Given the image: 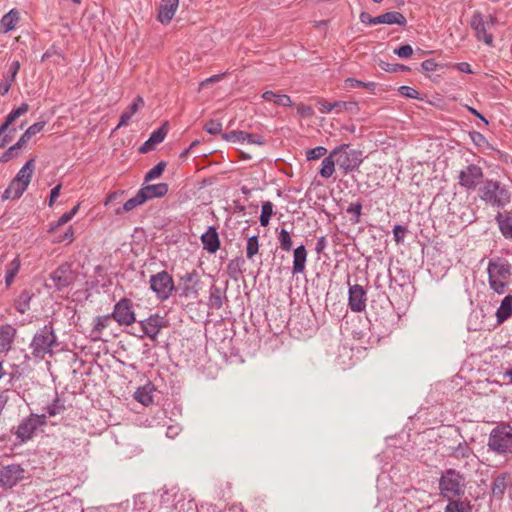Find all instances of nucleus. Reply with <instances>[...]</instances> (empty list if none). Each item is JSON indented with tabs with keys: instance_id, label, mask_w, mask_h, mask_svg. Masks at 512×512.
<instances>
[{
	"instance_id": "2eb2a0df",
	"label": "nucleus",
	"mask_w": 512,
	"mask_h": 512,
	"mask_svg": "<svg viewBox=\"0 0 512 512\" xmlns=\"http://www.w3.org/2000/svg\"><path fill=\"white\" fill-rule=\"evenodd\" d=\"M139 324L143 334L155 341L160 330L165 327L166 321L162 316L153 314L148 318L141 320Z\"/></svg>"
},
{
	"instance_id": "e433bc0d",
	"label": "nucleus",
	"mask_w": 512,
	"mask_h": 512,
	"mask_svg": "<svg viewBox=\"0 0 512 512\" xmlns=\"http://www.w3.org/2000/svg\"><path fill=\"white\" fill-rule=\"evenodd\" d=\"M499 228L506 238H512V220L509 216L498 213L496 216Z\"/></svg>"
},
{
	"instance_id": "052dcab7",
	"label": "nucleus",
	"mask_w": 512,
	"mask_h": 512,
	"mask_svg": "<svg viewBox=\"0 0 512 512\" xmlns=\"http://www.w3.org/2000/svg\"><path fill=\"white\" fill-rule=\"evenodd\" d=\"M204 130L211 135H216L222 131V124L218 120L212 119L204 125Z\"/></svg>"
},
{
	"instance_id": "a878e982",
	"label": "nucleus",
	"mask_w": 512,
	"mask_h": 512,
	"mask_svg": "<svg viewBox=\"0 0 512 512\" xmlns=\"http://www.w3.org/2000/svg\"><path fill=\"white\" fill-rule=\"evenodd\" d=\"M27 186L17 181L15 178L10 182L9 186L4 191L3 199H18L26 191Z\"/></svg>"
},
{
	"instance_id": "6e6d98bb",
	"label": "nucleus",
	"mask_w": 512,
	"mask_h": 512,
	"mask_svg": "<svg viewBox=\"0 0 512 512\" xmlns=\"http://www.w3.org/2000/svg\"><path fill=\"white\" fill-rule=\"evenodd\" d=\"M327 153V149L323 146H317L315 148L306 151L307 160H316L324 157Z\"/></svg>"
},
{
	"instance_id": "f03ea898",
	"label": "nucleus",
	"mask_w": 512,
	"mask_h": 512,
	"mask_svg": "<svg viewBox=\"0 0 512 512\" xmlns=\"http://www.w3.org/2000/svg\"><path fill=\"white\" fill-rule=\"evenodd\" d=\"M488 276L490 287L498 294L505 291L511 274V266L507 259L493 258L488 264Z\"/></svg>"
},
{
	"instance_id": "39448f33",
	"label": "nucleus",
	"mask_w": 512,
	"mask_h": 512,
	"mask_svg": "<svg viewBox=\"0 0 512 512\" xmlns=\"http://www.w3.org/2000/svg\"><path fill=\"white\" fill-rule=\"evenodd\" d=\"M37 406V410L41 413L31 412L29 416H56L57 414H63L66 412V400L63 396H59L55 393H42L37 400L33 403Z\"/></svg>"
},
{
	"instance_id": "ea45409f",
	"label": "nucleus",
	"mask_w": 512,
	"mask_h": 512,
	"mask_svg": "<svg viewBox=\"0 0 512 512\" xmlns=\"http://www.w3.org/2000/svg\"><path fill=\"white\" fill-rule=\"evenodd\" d=\"M166 166L167 163L165 161H160L145 174L144 182L149 183L155 179H158L163 174Z\"/></svg>"
},
{
	"instance_id": "20e7f679",
	"label": "nucleus",
	"mask_w": 512,
	"mask_h": 512,
	"mask_svg": "<svg viewBox=\"0 0 512 512\" xmlns=\"http://www.w3.org/2000/svg\"><path fill=\"white\" fill-rule=\"evenodd\" d=\"M57 344V338L51 323L44 325L33 337L30 347L35 357L44 358L50 354L52 347Z\"/></svg>"
},
{
	"instance_id": "7ed1b4c3",
	"label": "nucleus",
	"mask_w": 512,
	"mask_h": 512,
	"mask_svg": "<svg viewBox=\"0 0 512 512\" xmlns=\"http://www.w3.org/2000/svg\"><path fill=\"white\" fill-rule=\"evenodd\" d=\"M336 164L345 174L358 170L363 162V153L358 149H351L349 144H342L332 150Z\"/></svg>"
},
{
	"instance_id": "7c9ffc66",
	"label": "nucleus",
	"mask_w": 512,
	"mask_h": 512,
	"mask_svg": "<svg viewBox=\"0 0 512 512\" xmlns=\"http://www.w3.org/2000/svg\"><path fill=\"white\" fill-rule=\"evenodd\" d=\"M46 122L45 121H39L31 126H29L26 131L21 135L18 142L25 147L28 141L35 136L37 133L41 132L43 128L45 127Z\"/></svg>"
},
{
	"instance_id": "0e129e2a",
	"label": "nucleus",
	"mask_w": 512,
	"mask_h": 512,
	"mask_svg": "<svg viewBox=\"0 0 512 512\" xmlns=\"http://www.w3.org/2000/svg\"><path fill=\"white\" fill-rule=\"evenodd\" d=\"M408 232L407 228L402 225H395L393 228V236L396 243H402Z\"/></svg>"
},
{
	"instance_id": "9d476101",
	"label": "nucleus",
	"mask_w": 512,
	"mask_h": 512,
	"mask_svg": "<svg viewBox=\"0 0 512 512\" xmlns=\"http://www.w3.org/2000/svg\"><path fill=\"white\" fill-rule=\"evenodd\" d=\"M110 316L119 325L128 326L133 324L136 321L133 302L128 298H122L115 304L114 310Z\"/></svg>"
},
{
	"instance_id": "f704fd0d",
	"label": "nucleus",
	"mask_w": 512,
	"mask_h": 512,
	"mask_svg": "<svg viewBox=\"0 0 512 512\" xmlns=\"http://www.w3.org/2000/svg\"><path fill=\"white\" fill-rule=\"evenodd\" d=\"M472 454V450L466 441L460 442L457 446L451 448L449 455L458 460L466 459Z\"/></svg>"
},
{
	"instance_id": "4be33fe9",
	"label": "nucleus",
	"mask_w": 512,
	"mask_h": 512,
	"mask_svg": "<svg viewBox=\"0 0 512 512\" xmlns=\"http://www.w3.org/2000/svg\"><path fill=\"white\" fill-rule=\"evenodd\" d=\"M224 301H227L225 291L216 285H212L209 290L208 307L210 309L219 310L222 308Z\"/></svg>"
},
{
	"instance_id": "3c124183",
	"label": "nucleus",
	"mask_w": 512,
	"mask_h": 512,
	"mask_svg": "<svg viewBox=\"0 0 512 512\" xmlns=\"http://www.w3.org/2000/svg\"><path fill=\"white\" fill-rule=\"evenodd\" d=\"M17 132V128L13 126H8L6 130H4L3 133L0 135V148L6 147L8 143L11 142L13 137L15 136Z\"/></svg>"
},
{
	"instance_id": "c9c22d12",
	"label": "nucleus",
	"mask_w": 512,
	"mask_h": 512,
	"mask_svg": "<svg viewBox=\"0 0 512 512\" xmlns=\"http://www.w3.org/2000/svg\"><path fill=\"white\" fill-rule=\"evenodd\" d=\"M145 196L142 195V193H140V191L138 190V192L136 193L135 196H133L132 198L128 199L122 206L121 209H117L116 210V213L117 214H120L121 210L125 211V212H129V211H132L134 208H136L137 206H140L142 205L143 203H145Z\"/></svg>"
},
{
	"instance_id": "37998d69",
	"label": "nucleus",
	"mask_w": 512,
	"mask_h": 512,
	"mask_svg": "<svg viewBox=\"0 0 512 512\" xmlns=\"http://www.w3.org/2000/svg\"><path fill=\"white\" fill-rule=\"evenodd\" d=\"M346 212L351 215L350 221L353 224H358L360 222L361 213H362V203L357 201L355 203H351Z\"/></svg>"
},
{
	"instance_id": "4c0bfd02",
	"label": "nucleus",
	"mask_w": 512,
	"mask_h": 512,
	"mask_svg": "<svg viewBox=\"0 0 512 512\" xmlns=\"http://www.w3.org/2000/svg\"><path fill=\"white\" fill-rule=\"evenodd\" d=\"M32 296L29 291H22L15 304L16 310L22 314L25 313L29 309Z\"/></svg>"
},
{
	"instance_id": "6ab92c4d",
	"label": "nucleus",
	"mask_w": 512,
	"mask_h": 512,
	"mask_svg": "<svg viewBox=\"0 0 512 512\" xmlns=\"http://www.w3.org/2000/svg\"><path fill=\"white\" fill-rule=\"evenodd\" d=\"M168 190L169 187L166 183L148 184L139 189L140 193L145 196V201L164 197L168 193Z\"/></svg>"
},
{
	"instance_id": "5701e85b",
	"label": "nucleus",
	"mask_w": 512,
	"mask_h": 512,
	"mask_svg": "<svg viewBox=\"0 0 512 512\" xmlns=\"http://www.w3.org/2000/svg\"><path fill=\"white\" fill-rule=\"evenodd\" d=\"M377 25L378 24H388L393 25L397 24L399 26H405L407 24V20L405 16L398 11H391L376 16Z\"/></svg>"
},
{
	"instance_id": "a211bd4d",
	"label": "nucleus",
	"mask_w": 512,
	"mask_h": 512,
	"mask_svg": "<svg viewBox=\"0 0 512 512\" xmlns=\"http://www.w3.org/2000/svg\"><path fill=\"white\" fill-rule=\"evenodd\" d=\"M319 111L321 113H330L332 111H335L337 114L341 113L344 110H352L357 107V104L355 102H346V101H335V102H328L326 100H319Z\"/></svg>"
},
{
	"instance_id": "bb28decb",
	"label": "nucleus",
	"mask_w": 512,
	"mask_h": 512,
	"mask_svg": "<svg viewBox=\"0 0 512 512\" xmlns=\"http://www.w3.org/2000/svg\"><path fill=\"white\" fill-rule=\"evenodd\" d=\"M261 97L265 101L274 102L278 106L291 107L293 105L290 96L286 94H276L275 92L268 90L263 92Z\"/></svg>"
},
{
	"instance_id": "a18cd8bd",
	"label": "nucleus",
	"mask_w": 512,
	"mask_h": 512,
	"mask_svg": "<svg viewBox=\"0 0 512 512\" xmlns=\"http://www.w3.org/2000/svg\"><path fill=\"white\" fill-rule=\"evenodd\" d=\"M244 260L240 258L229 261L227 265V271L231 278L237 279L238 275L242 273V264Z\"/></svg>"
},
{
	"instance_id": "79ce46f5",
	"label": "nucleus",
	"mask_w": 512,
	"mask_h": 512,
	"mask_svg": "<svg viewBox=\"0 0 512 512\" xmlns=\"http://www.w3.org/2000/svg\"><path fill=\"white\" fill-rule=\"evenodd\" d=\"M79 210V204H77L76 206H74L70 211L64 213L58 220L56 223L54 224H51L50 226V229L49 231L52 232L54 231L55 229H57L58 227L68 223L75 215L76 213L78 212Z\"/></svg>"
},
{
	"instance_id": "de8ad7c7",
	"label": "nucleus",
	"mask_w": 512,
	"mask_h": 512,
	"mask_svg": "<svg viewBox=\"0 0 512 512\" xmlns=\"http://www.w3.org/2000/svg\"><path fill=\"white\" fill-rule=\"evenodd\" d=\"M110 319H111L110 315L97 316L94 319L92 333L97 334V335L101 334L102 331L108 326Z\"/></svg>"
},
{
	"instance_id": "dca6fc26",
	"label": "nucleus",
	"mask_w": 512,
	"mask_h": 512,
	"mask_svg": "<svg viewBox=\"0 0 512 512\" xmlns=\"http://www.w3.org/2000/svg\"><path fill=\"white\" fill-rule=\"evenodd\" d=\"M179 0H160L157 19L162 24H168L173 19Z\"/></svg>"
},
{
	"instance_id": "69168bd1",
	"label": "nucleus",
	"mask_w": 512,
	"mask_h": 512,
	"mask_svg": "<svg viewBox=\"0 0 512 512\" xmlns=\"http://www.w3.org/2000/svg\"><path fill=\"white\" fill-rule=\"evenodd\" d=\"M245 142H247L249 144H257V145L262 146L265 144V139L260 134L246 132Z\"/></svg>"
},
{
	"instance_id": "2f4dec72",
	"label": "nucleus",
	"mask_w": 512,
	"mask_h": 512,
	"mask_svg": "<svg viewBox=\"0 0 512 512\" xmlns=\"http://www.w3.org/2000/svg\"><path fill=\"white\" fill-rule=\"evenodd\" d=\"M497 193V182L487 181L480 189V197L482 200L493 204Z\"/></svg>"
},
{
	"instance_id": "5fc2aeb1",
	"label": "nucleus",
	"mask_w": 512,
	"mask_h": 512,
	"mask_svg": "<svg viewBox=\"0 0 512 512\" xmlns=\"http://www.w3.org/2000/svg\"><path fill=\"white\" fill-rule=\"evenodd\" d=\"M15 336V329L10 325L1 327L0 329V340L6 344H10Z\"/></svg>"
},
{
	"instance_id": "423d86ee",
	"label": "nucleus",
	"mask_w": 512,
	"mask_h": 512,
	"mask_svg": "<svg viewBox=\"0 0 512 512\" xmlns=\"http://www.w3.org/2000/svg\"><path fill=\"white\" fill-rule=\"evenodd\" d=\"M150 289L160 301L169 299L175 290L172 276L165 270L153 274L149 280Z\"/></svg>"
},
{
	"instance_id": "4468645a",
	"label": "nucleus",
	"mask_w": 512,
	"mask_h": 512,
	"mask_svg": "<svg viewBox=\"0 0 512 512\" xmlns=\"http://www.w3.org/2000/svg\"><path fill=\"white\" fill-rule=\"evenodd\" d=\"M348 306L351 311L360 313L366 309L367 292L363 286L348 282Z\"/></svg>"
},
{
	"instance_id": "49530a36",
	"label": "nucleus",
	"mask_w": 512,
	"mask_h": 512,
	"mask_svg": "<svg viewBox=\"0 0 512 512\" xmlns=\"http://www.w3.org/2000/svg\"><path fill=\"white\" fill-rule=\"evenodd\" d=\"M279 246L283 251H290L292 248V239L290 233L286 229H281L278 232Z\"/></svg>"
},
{
	"instance_id": "c756f323",
	"label": "nucleus",
	"mask_w": 512,
	"mask_h": 512,
	"mask_svg": "<svg viewBox=\"0 0 512 512\" xmlns=\"http://www.w3.org/2000/svg\"><path fill=\"white\" fill-rule=\"evenodd\" d=\"M19 21V12L16 9L10 10L1 19V29L4 33L13 30Z\"/></svg>"
},
{
	"instance_id": "f257e3e1",
	"label": "nucleus",
	"mask_w": 512,
	"mask_h": 512,
	"mask_svg": "<svg viewBox=\"0 0 512 512\" xmlns=\"http://www.w3.org/2000/svg\"><path fill=\"white\" fill-rule=\"evenodd\" d=\"M465 476L459 471L449 468L439 478L440 495L446 499H454L465 494Z\"/></svg>"
},
{
	"instance_id": "cd10ccee",
	"label": "nucleus",
	"mask_w": 512,
	"mask_h": 512,
	"mask_svg": "<svg viewBox=\"0 0 512 512\" xmlns=\"http://www.w3.org/2000/svg\"><path fill=\"white\" fill-rule=\"evenodd\" d=\"M34 168H35V160L34 159L28 160L22 166V168L18 171L17 175L15 176V179L28 187V185L31 181V178H32Z\"/></svg>"
},
{
	"instance_id": "774afa93",
	"label": "nucleus",
	"mask_w": 512,
	"mask_h": 512,
	"mask_svg": "<svg viewBox=\"0 0 512 512\" xmlns=\"http://www.w3.org/2000/svg\"><path fill=\"white\" fill-rule=\"evenodd\" d=\"M167 426L166 427V436L170 439H173L175 438L181 431V427L179 424L175 423V424H167L165 423L164 426Z\"/></svg>"
},
{
	"instance_id": "a19ab883",
	"label": "nucleus",
	"mask_w": 512,
	"mask_h": 512,
	"mask_svg": "<svg viewBox=\"0 0 512 512\" xmlns=\"http://www.w3.org/2000/svg\"><path fill=\"white\" fill-rule=\"evenodd\" d=\"M273 215V204L270 201L263 202L260 214V225L263 227L268 226L270 219Z\"/></svg>"
},
{
	"instance_id": "e2e57ef3",
	"label": "nucleus",
	"mask_w": 512,
	"mask_h": 512,
	"mask_svg": "<svg viewBox=\"0 0 512 512\" xmlns=\"http://www.w3.org/2000/svg\"><path fill=\"white\" fill-rule=\"evenodd\" d=\"M398 91L402 96L410 98V99H419L420 98V93L416 89H414L410 86H406V85L400 86L398 88Z\"/></svg>"
},
{
	"instance_id": "58836bf2",
	"label": "nucleus",
	"mask_w": 512,
	"mask_h": 512,
	"mask_svg": "<svg viewBox=\"0 0 512 512\" xmlns=\"http://www.w3.org/2000/svg\"><path fill=\"white\" fill-rule=\"evenodd\" d=\"M20 268V261L18 258H14L7 266L6 275H5V284L9 287L15 276L17 275Z\"/></svg>"
},
{
	"instance_id": "bf43d9fd",
	"label": "nucleus",
	"mask_w": 512,
	"mask_h": 512,
	"mask_svg": "<svg viewBox=\"0 0 512 512\" xmlns=\"http://www.w3.org/2000/svg\"><path fill=\"white\" fill-rule=\"evenodd\" d=\"M165 136H166V131H165L164 127H160L151 133L148 140L150 141V143H152L154 146H156L157 144H160L161 142L164 141Z\"/></svg>"
},
{
	"instance_id": "13d9d810",
	"label": "nucleus",
	"mask_w": 512,
	"mask_h": 512,
	"mask_svg": "<svg viewBox=\"0 0 512 512\" xmlns=\"http://www.w3.org/2000/svg\"><path fill=\"white\" fill-rule=\"evenodd\" d=\"M380 67L382 70H384L386 72H399V71L404 72V71L409 70V67H407L403 64H398V63L381 62Z\"/></svg>"
},
{
	"instance_id": "4d7b16f0",
	"label": "nucleus",
	"mask_w": 512,
	"mask_h": 512,
	"mask_svg": "<svg viewBox=\"0 0 512 512\" xmlns=\"http://www.w3.org/2000/svg\"><path fill=\"white\" fill-rule=\"evenodd\" d=\"M245 131L235 130L231 131L229 133L222 134V138L227 141H233V142H245Z\"/></svg>"
},
{
	"instance_id": "72a5a7b5",
	"label": "nucleus",
	"mask_w": 512,
	"mask_h": 512,
	"mask_svg": "<svg viewBox=\"0 0 512 512\" xmlns=\"http://www.w3.org/2000/svg\"><path fill=\"white\" fill-rule=\"evenodd\" d=\"M444 512H471V506L467 501L448 499Z\"/></svg>"
},
{
	"instance_id": "603ef678",
	"label": "nucleus",
	"mask_w": 512,
	"mask_h": 512,
	"mask_svg": "<svg viewBox=\"0 0 512 512\" xmlns=\"http://www.w3.org/2000/svg\"><path fill=\"white\" fill-rule=\"evenodd\" d=\"M23 148V146L17 141L14 145L9 147L1 156L0 160L2 162H7L14 157H16L19 151Z\"/></svg>"
},
{
	"instance_id": "ddd939ff",
	"label": "nucleus",
	"mask_w": 512,
	"mask_h": 512,
	"mask_svg": "<svg viewBox=\"0 0 512 512\" xmlns=\"http://www.w3.org/2000/svg\"><path fill=\"white\" fill-rule=\"evenodd\" d=\"M50 279L52 280L54 287L58 291H61L69 287L74 282L75 273L71 269L70 264L64 263L50 274Z\"/></svg>"
},
{
	"instance_id": "09e8293b",
	"label": "nucleus",
	"mask_w": 512,
	"mask_h": 512,
	"mask_svg": "<svg viewBox=\"0 0 512 512\" xmlns=\"http://www.w3.org/2000/svg\"><path fill=\"white\" fill-rule=\"evenodd\" d=\"M259 251L258 236L254 235L248 238L246 246V256L249 260H253V257Z\"/></svg>"
},
{
	"instance_id": "c03bdc74",
	"label": "nucleus",
	"mask_w": 512,
	"mask_h": 512,
	"mask_svg": "<svg viewBox=\"0 0 512 512\" xmlns=\"http://www.w3.org/2000/svg\"><path fill=\"white\" fill-rule=\"evenodd\" d=\"M510 200V193L508 190L500 186V183L497 182V193L495 200L493 201V205H497L499 207L505 206Z\"/></svg>"
},
{
	"instance_id": "6e6552de",
	"label": "nucleus",
	"mask_w": 512,
	"mask_h": 512,
	"mask_svg": "<svg viewBox=\"0 0 512 512\" xmlns=\"http://www.w3.org/2000/svg\"><path fill=\"white\" fill-rule=\"evenodd\" d=\"M25 470L19 464H10L0 468V488L11 489L25 479Z\"/></svg>"
},
{
	"instance_id": "1a4fd4ad",
	"label": "nucleus",
	"mask_w": 512,
	"mask_h": 512,
	"mask_svg": "<svg viewBox=\"0 0 512 512\" xmlns=\"http://www.w3.org/2000/svg\"><path fill=\"white\" fill-rule=\"evenodd\" d=\"M46 418H25L16 428V444H23L32 439L38 429L45 425Z\"/></svg>"
},
{
	"instance_id": "680f3d73",
	"label": "nucleus",
	"mask_w": 512,
	"mask_h": 512,
	"mask_svg": "<svg viewBox=\"0 0 512 512\" xmlns=\"http://www.w3.org/2000/svg\"><path fill=\"white\" fill-rule=\"evenodd\" d=\"M181 296L197 298L199 295L198 285L183 284Z\"/></svg>"
},
{
	"instance_id": "aec40b11",
	"label": "nucleus",
	"mask_w": 512,
	"mask_h": 512,
	"mask_svg": "<svg viewBox=\"0 0 512 512\" xmlns=\"http://www.w3.org/2000/svg\"><path fill=\"white\" fill-rule=\"evenodd\" d=\"M307 260V250L304 245L296 247L293 251L292 274H300L305 271Z\"/></svg>"
},
{
	"instance_id": "f8f14e48",
	"label": "nucleus",
	"mask_w": 512,
	"mask_h": 512,
	"mask_svg": "<svg viewBox=\"0 0 512 512\" xmlns=\"http://www.w3.org/2000/svg\"><path fill=\"white\" fill-rule=\"evenodd\" d=\"M458 179L462 187L467 190L474 189L483 180L482 169L475 164H470L460 171Z\"/></svg>"
},
{
	"instance_id": "393cba45",
	"label": "nucleus",
	"mask_w": 512,
	"mask_h": 512,
	"mask_svg": "<svg viewBox=\"0 0 512 512\" xmlns=\"http://www.w3.org/2000/svg\"><path fill=\"white\" fill-rule=\"evenodd\" d=\"M511 483L510 474L505 473L497 476L492 485L493 496L501 498Z\"/></svg>"
},
{
	"instance_id": "c85d7f7f",
	"label": "nucleus",
	"mask_w": 512,
	"mask_h": 512,
	"mask_svg": "<svg viewBox=\"0 0 512 512\" xmlns=\"http://www.w3.org/2000/svg\"><path fill=\"white\" fill-rule=\"evenodd\" d=\"M512 315V294H508L503 299L500 307L496 311L497 322L502 323Z\"/></svg>"
},
{
	"instance_id": "9b49d317",
	"label": "nucleus",
	"mask_w": 512,
	"mask_h": 512,
	"mask_svg": "<svg viewBox=\"0 0 512 512\" xmlns=\"http://www.w3.org/2000/svg\"><path fill=\"white\" fill-rule=\"evenodd\" d=\"M512 444V433L510 431H504L500 427H496L492 430L488 446L491 450L497 453H504Z\"/></svg>"
},
{
	"instance_id": "473e14b6",
	"label": "nucleus",
	"mask_w": 512,
	"mask_h": 512,
	"mask_svg": "<svg viewBox=\"0 0 512 512\" xmlns=\"http://www.w3.org/2000/svg\"><path fill=\"white\" fill-rule=\"evenodd\" d=\"M335 165H337L336 161H335V156H332V152H331L329 156L325 157L322 160L319 174L323 178H330L333 175V173L335 172Z\"/></svg>"
},
{
	"instance_id": "8fccbe9b",
	"label": "nucleus",
	"mask_w": 512,
	"mask_h": 512,
	"mask_svg": "<svg viewBox=\"0 0 512 512\" xmlns=\"http://www.w3.org/2000/svg\"><path fill=\"white\" fill-rule=\"evenodd\" d=\"M345 83H346V86L349 88L361 87V88L368 89L370 91H374L376 88V83H374V82H363V81L357 80L355 78H348V79H346Z\"/></svg>"
},
{
	"instance_id": "338daca9",
	"label": "nucleus",
	"mask_w": 512,
	"mask_h": 512,
	"mask_svg": "<svg viewBox=\"0 0 512 512\" xmlns=\"http://www.w3.org/2000/svg\"><path fill=\"white\" fill-rule=\"evenodd\" d=\"M413 49L410 45H402L394 50V54H396L400 58H408L412 55Z\"/></svg>"
},
{
	"instance_id": "0eeeda50",
	"label": "nucleus",
	"mask_w": 512,
	"mask_h": 512,
	"mask_svg": "<svg viewBox=\"0 0 512 512\" xmlns=\"http://www.w3.org/2000/svg\"><path fill=\"white\" fill-rule=\"evenodd\" d=\"M493 25L494 18L492 16L484 19V16L479 11H475L471 16L470 26L475 32V37L478 41H483L487 45H491L493 42V36L489 32Z\"/></svg>"
},
{
	"instance_id": "f3484780",
	"label": "nucleus",
	"mask_w": 512,
	"mask_h": 512,
	"mask_svg": "<svg viewBox=\"0 0 512 512\" xmlns=\"http://www.w3.org/2000/svg\"><path fill=\"white\" fill-rule=\"evenodd\" d=\"M203 249L208 253H215L220 248V239L214 226H209L205 233L201 235Z\"/></svg>"
},
{
	"instance_id": "b1692460",
	"label": "nucleus",
	"mask_w": 512,
	"mask_h": 512,
	"mask_svg": "<svg viewBox=\"0 0 512 512\" xmlns=\"http://www.w3.org/2000/svg\"><path fill=\"white\" fill-rule=\"evenodd\" d=\"M155 387L152 383H147L142 387H139L134 393V399L144 406H148L153 402V392Z\"/></svg>"
},
{
	"instance_id": "864d4df0",
	"label": "nucleus",
	"mask_w": 512,
	"mask_h": 512,
	"mask_svg": "<svg viewBox=\"0 0 512 512\" xmlns=\"http://www.w3.org/2000/svg\"><path fill=\"white\" fill-rule=\"evenodd\" d=\"M191 283V285H199L200 283V277H199V274L196 270H193L191 272H187L185 273L183 276H181L180 278V286L182 284H189Z\"/></svg>"
},
{
	"instance_id": "412c9836",
	"label": "nucleus",
	"mask_w": 512,
	"mask_h": 512,
	"mask_svg": "<svg viewBox=\"0 0 512 512\" xmlns=\"http://www.w3.org/2000/svg\"><path fill=\"white\" fill-rule=\"evenodd\" d=\"M144 106V100L141 96H137L133 102L127 107L125 111L122 112L120 116L119 123L117 125V128L123 127L128 125L131 118L134 116V114Z\"/></svg>"
}]
</instances>
